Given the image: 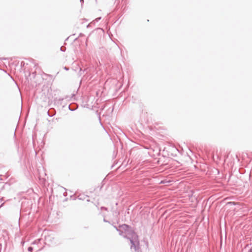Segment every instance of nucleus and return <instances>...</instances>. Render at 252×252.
Listing matches in <instances>:
<instances>
[{
	"instance_id": "1",
	"label": "nucleus",
	"mask_w": 252,
	"mask_h": 252,
	"mask_svg": "<svg viewBox=\"0 0 252 252\" xmlns=\"http://www.w3.org/2000/svg\"><path fill=\"white\" fill-rule=\"evenodd\" d=\"M121 227L122 228V229H127V228H128V226L126 225V224H124V225H122Z\"/></svg>"
},
{
	"instance_id": "2",
	"label": "nucleus",
	"mask_w": 252,
	"mask_h": 252,
	"mask_svg": "<svg viewBox=\"0 0 252 252\" xmlns=\"http://www.w3.org/2000/svg\"><path fill=\"white\" fill-rule=\"evenodd\" d=\"M228 203H229V204H234V202H229Z\"/></svg>"
},
{
	"instance_id": "3",
	"label": "nucleus",
	"mask_w": 252,
	"mask_h": 252,
	"mask_svg": "<svg viewBox=\"0 0 252 252\" xmlns=\"http://www.w3.org/2000/svg\"><path fill=\"white\" fill-rule=\"evenodd\" d=\"M32 249V248H29V251L31 250Z\"/></svg>"
},
{
	"instance_id": "4",
	"label": "nucleus",
	"mask_w": 252,
	"mask_h": 252,
	"mask_svg": "<svg viewBox=\"0 0 252 252\" xmlns=\"http://www.w3.org/2000/svg\"><path fill=\"white\" fill-rule=\"evenodd\" d=\"M249 252H252V250H251V251Z\"/></svg>"
}]
</instances>
